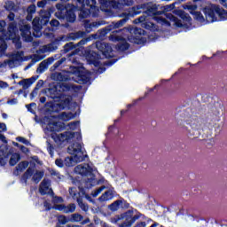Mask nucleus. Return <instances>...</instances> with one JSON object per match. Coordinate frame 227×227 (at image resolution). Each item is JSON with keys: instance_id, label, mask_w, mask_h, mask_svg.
Instances as JSON below:
<instances>
[{"instance_id": "obj_1", "label": "nucleus", "mask_w": 227, "mask_h": 227, "mask_svg": "<svg viewBox=\"0 0 227 227\" xmlns=\"http://www.w3.org/2000/svg\"><path fill=\"white\" fill-rule=\"evenodd\" d=\"M73 118L74 114L64 112L60 114L59 117L52 115L51 117L45 119V121L47 123L45 132H47V130H50V132H53L51 133V137L59 146H61L62 145H67V143H70V141H72V139H74V137L75 136V133L72 131H66L60 134L55 133L59 132V130H63V128L65 127V124L59 122V120H61L62 121H69V120H73Z\"/></svg>"}, {"instance_id": "obj_2", "label": "nucleus", "mask_w": 227, "mask_h": 227, "mask_svg": "<svg viewBox=\"0 0 227 227\" xmlns=\"http://www.w3.org/2000/svg\"><path fill=\"white\" fill-rule=\"evenodd\" d=\"M76 6L74 5H63L61 4H58L56 5L57 12H55L56 17L58 19H66L67 22H74L75 20V10L80 12V17L82 19H86L90 13L93 12V10H97L95 6L97 4L96 0H75Z\"/></svg>"}, {"instance_id": "obj_3", "label": "nucleus", "mask_w": 227, "mask_h": 227, "mask_svg": "<svg viewBox=\"0 0 227 227\" xmlns=\"http://www.w3.org/2000/svg\"><path fill=\"white\" fill-rule=\"evenodd\" d=\"M182 121L186 123L185 129L189 132L190 136L193 137V139H200V141H206L209 146L215 145V137L209 135H204L201 137L199 135V130L201 129V121L200 118L192 114V112H184L181 114V118L177 121L178 125H182Z\"/></svg>"}, {"instance_id": "obj_4", "label": "nucleus", "mask_w": 227, "mask_h": 227, "mask_svg": "<svg viewBox=\"0 0 227 227\" xmlns=\"http://www.w3.org/2000/svg\"><path fill=\"white\" fill-rule=\"evenodd\" d=\"M175 8V4H169L163 7H160L157 4H148L146 6L145 13L150 17H153V20H156L158 24H165L166 26H176L177 27H182V20L175 17L171 13H166V12H171ZM164 14V17L160 16Z\"/></svg>"}, {"instance_id": "obj_5", "label": "nucleus", "mask_w": 227, "mask_h": 227, "mask_svg": "<svg viewBox=\"0 0 227 227\" xmlns=\"http://www.w3.org/2000/svg\"><path fill=\"white\" fill-rule=\"evenodd\" d=\"M123 37L117 35L116 33H113L109 36L111 42H121L118 44L119 51H127L129 49V43L125 41L128 38L129 42L132 43H141L143 40L142 35H145V30L134 27H129L128 28H123Z\"/></svg>"}, {"instance_id": "obj_6", "label": "nucleus", "mask_w": 227, "mask_h": 227, "mask_svg": "<svg viewBox=\"0 0 227 227\" xmlns=\"http://www.w3.org/2000/svg\"><path fill=\"white\" fill-rule=\"evenodd\" d=\"M4 26L6 22L4 20H0V56H3L6 52V41L12 40V43H15L17 49H20L22 46L20 43V35H19V30L15 26V23H10L7 34H4Z\"/></svg>"}, {"instance_id": "obj_7", "label": "nucleus", "mask_w": 227, "mask_h": 227, "mask_svg": "<svg viewBox=\"0 0 227 227\" xmlns=\"http://www.w3.org/2000/svg\"><path fill=\"white\" fill-rule=\"evenodd\" d=\"M220 4L227 9V0H219ZM204 13L207 22H217V17L222 20H227V12L219 7V5H207L204 8Z\"/></svg>"}, {"instance_id": "obj_8", "label": "nucleus", "mask_w": 227, "mask_h": 227, "mask_svg": "<svg viewBox=\"0 0 227 227\" xmlns=\"http://www.w3.org/2000/svg\"><path fill=\"white\" fill-rule=\"evenodd\" d=\"M68 153L73 155L65 159L64 164L70 168V166H75L77 162H82L84 160V154L82 153V145L79 143H74L68 147Z\"/></svg>"}, {"instance_id": "obj_9", "label": "nucleus", "mask_w": 227, "mask_h": 227, "mask_svg": "<svg viewBox=\"0 0 227 227\" xmlns=\"http://www.w3.org/2000/svg\"><path fill=\"white\" fill-rule=\"evenodd\" d=\"M68 74H70V75H73L72 79L79 84L88 82V81H90V76L91 75V73L86 70V68L82 67V64L70 67Z\"/></svg>"}, {"instance_id": "obj_10", "label": "nucleus", "mask_w": 227, "mask_h": 227, "mask_svg": "<svg viewBox=\"0 0 227 227\" xmlns=\"http://www.w3.org/2000/svg\"><path fill=\"white\" fill-rule=\"evenodd\" d=\"M41 18H35L32 24L34 27V36H42V26H45L47 22H49V20L51 19V12L49 11H42L41 12Z\"/></svg>"}, {"instance_id": "obj_11", "label": "nucleus", "mask_w": 227, "mask_h": 227, "mask_svg": "<svg viewBox=\"0 0 227 227\" xmlns=\"http://www.w3.org/2000/svg\"><path fill=\"white\" fill-rule=\"evenodd\" d=\"M74 171L78 173V175H83L87 176V188H90L94 185L97 182L95 180V174L93 173V168H91L89 164L78 165L74 168Z\"/></svg>"}, {"instance_id": "obj_12", "label": "nucleus", "mask_w": 227, "mask_h": 227, "mask_svg": "<svg viewBox=\"0 0 227 227\" xmlns=\"http://www.w3.org/2000/svg\"><path fill=\"white\" fill-rule=\"evenodd\" d=\"M24 60V52L23 51H14L9 55V59L0 62V68H4L9 67V68H14L18 67Z\"/></svg>"}, {"instance_id": "obj_13", "label": "nucleus", "mask_w": 227, "mask_h": 227, "mask_svg": "<svg viewBox=\"0 0 227 227\" xmlns=\"http://www.w3.org/2000/svg\"><path fill=\"white\" fill-rule=\"evenodd\" d=\"M43 178V172L35 169V168L29 167L21 177L23 184H27L29 180L35 184H39L40 180Z\"/></svg>"}, {"instance_id": "obj_14", "label": "nucleus", "mask_w": 227, "mask_h": 227, "mask_svg": "<svg viewBox=\"0 0 227 227\" xmlns=\"http://www.w3.org/2000/svg\"><path fill=\"white\" fill-rule=\"evenodd\" d=\"M65 73H56L53 74V79H56L57 81H60L59 84L56 85L55 90L56 91H59L61 93L62 91H68L70 90V86L67 82L63 81H68V77L63 76Z\"/></svg>"}, {"instance_id": "obj_15", "label": "nucleus", "mask_w": 227, "mask_h": 227, "mask_svg": "<svg viewBox=\"0 0 227 227\" xmlns=\"http://www.w3.org/2000/svg\"><path fill=\"white\" fill-rule=\"evenodd\" d=\"M96 47L105 58H113V47L109 43L98 41L96 43Z\"/></svg>"}, {"instance_id": "obj_16", "label": "nucleus", "mask_w": 227, "mask_h": 227, "mask_svg": "<svg viewBox=\"0 0 227 227\" xmlns=\"http://www.w3.org/2000/svg\"><path fill=\"white\" fill-rule=\"evenodd\" d=\"M21 25L20 27V31L21 33V36L25 42H31L33 40V35H31V27L24 21H21Z\"/></svg>"}, {"instance_id": "obj_17", "label": "nucleus", "mask_w": 227, "mask_h": 227, "mask_svg": "<svg viewBox=\"0 0 227 227\" xmlns=\"http://www.w3.org/2000/svg\"><path fill=\"white\" fill-rule=\"evenodd\" d=\"M184 10H188V12H190V13H192L194 19H196V20H198L199 22H205V18L203 17L201 12H196V10H198L197 5H185Z\"/></svg>"}, {"instance_id": "obj_18", "label": "nucleus", "mask_w": 227, "mask_h": 227, "mask_svg": "<svg viewBox=\"0 0 227 227\" xmlns=\"http://www.w3.org/2000/svg\"><path fill=\"white\" fill-rule=\"evenodd\" d=\"M124 227H129L133 223H136V216L132 211H128L122 215Z\"/></svg>"}, {"instance_id": "obj_19", "label": "nucleus", "mask_w": 227, "mask_h": 227, "mask_svg": "<svg viewBox=\"0 0 227 227\" xmlns=\"http://www.w3.org/2000/svg\"><path fill=\"white\" fill-rule=\"evenodd\" d=\"M70 51H72V54L69 56V61H72V63H77V59H73V57L77 54V49L74 46V43H68L64 46V52Z\"/></svg>"}, {"instance_id": "obj_20", "label": "nucleus", "mask_w": 227, "mask_h": 227, "mask_svg": "<svg viewBox=\"0 0 227 227\" xmlns=\"http://www.w3.org/2000/svg\"><path fill=\"white\" fill-rule=\"evenodd\" d=\"M39 192H41L43 195L51 194L52 192V189H51V181L49 179H44L42 181Z\"/></svg>"}, {"instance_id": "obj_21", "label": "nucleus", "mask_w": 227, "mask_h": 227, "mask_svg": "<svg viewBox=\"0 0 227 227\" xmlns=\"http://www.w3.org/2000/svg\"><path fill=\"white\" fill-rule=\"evenodd\" d=\"M140 22L141 27H145V29H150L151 31H153L156 29L155 24L153 22H147L146 17L141 16L137 20H136V22Z\"/></svg>"}, {"instance_id": "obj_22", "label": "nucleus", "mask_w": 227, "mask_h": 227, "mask_svg": "<svg viewBox=\"0 0 227 227\" xmlns=\"http://www.w3.org/2000/svg\"><path fill=\"white\" fill-rule=\"evenodd\" d=\"M55 210H59V212H64V214H70L75 212V204L65 205H56Z\"/></svg>"}, {"instance_id": "obj_23", "label": "nucleus", "mask_w": 227, "mask_h": 227, "mask_svg": "<svg viewBox=\"0 0 227 227\" xmlns=\"http://www.w3.org/2000/svg\"><path fill=\"white\" fill-rule=\"evenodd\" d=\"M56 49H58V46L56 45V43H51L50 44L41 46L37 51V54H45V52H53V51H56Z\"/></svg>"}, {"instance_id": "obj_24", "label": "nucleus", "mask_w": 227, "mask_h": 227, "mask_svg": "<svg viewBox=\"0 0 227 227\" xmlns=\"http://www.w3.org/2000/svg\"><path fill=\"white\" fill-rule=\"evenodd\" d=\"M87 61L90 64L95 65V67H98V59L100 56L97 54V52L90 51L86 56Z\"/></svg>"}, {"instance_id": "obj_25", "label": "nucleus", "mask_w": 227, "mask_h": 227, "mask_svg": "<svg viewBox=\"0 0 227 227\" xmlns=\"http://www.w3.org/2000/svg\"><path fill=\"white\" fill-rule=\"evenodd\" d=\"M127 22V19L121 20L117 22H113L110 26H108L103 33H109V31H113V29H118L121 27Z\"/></svg>"}, {"instance_id": "obj_26", "label": "nucleus", "mask_w": 227, "mask_h": 227, "mask_svg": "<svg viewBox=\"0 0 227 227\" xmlns=\"http://www.w3.org/2000/svg\"><path fill=\"white\" fill-rule=\"evenodd\" d=\"M113 198H114V192L113 190H107L98 198V201L104 203L106 201H110Z\"/></svg>"}, {"instance_id": "obj_27", "label": "nucleus", "mask_w": 227, "mask_h": 227, "mask_svg": "<svg viewBox=\"0 0 227 227\" xmlns=\"http://www.w3.org/2000/svg\"><path fill=\"white\" fill-rule=\"evenodd\" d=\"M54 63V58H49L46 60H43L40 63L39 67L37 68L38 74H42L43 72H45L47 70V65H51Z\"/></svg>"}, {"instance_id": "obj_28", "label": "nucleus", "mask_w": 227, "mask_h": 227, "mask_svg": "<svg viewBox=\"0 0 227 227\" xmlns=\"http://www.w3.org/2000/svg\"><path fill=\"white\" fill-rule=\"evenodd\" d=\"M101 4V10H106V8H114L116 6V0H99Z\"/></svg>"}, {"instance_id": "obj_29", "label": "nucleus", "mask_w": 227, "mask_h": 227, "mask_svg": "<svg viewBox=\"0 0 227 227\" xmlns=\"http://www.w3.org/2000/svg\"><path fill=\"white\" fill-rule=\"evenodd\" d=\"M110 221L113 224H116L119 227H125L123 225V215L114 216Z\"/></svg>"}, {"instance_id": "obj_30", "label": "nucleus", "mask_w": 227, "mask_h": 227, "mask_svg": "<svg viewBox=\"0 0 227 227\" xmlns=\"http://www.w3.org/2000/svg\"><path fill=\"white\" fill-rule=\"evenodd\" d=\"M211 111L215 116H219L221 113H223V104L221 103H215L212 108Z\"/></svg>"}, {"instance_id": "obj_31", "label": "nucleus", "mask_w": 227, "mask_h": 227, "mask_svg": "<svg viewBox=\"0 0 227 227\" xmlns=\"http://www.w3.org/2000/svg\"><path fill=\"white\" fill-rule=\"evenodd\" d=\"M19 160H20V155L17 153H12L11 155L9 164H10V166H15V164H17V162H19Z\"/></svg>"}, {"instance_id": "obj_32", "label": "nucleus", "mask_w": 227, "mask_h": 227, "mask_svg": "<svg viewBox=\"0 0 227 227\" xmlns=\"http://www.w3.org/2000/svg\"><path fill=\"white\" fill-rule=\"evenodd\" d=\"M27 20H32L33 13H35V12H36V6L35 5H30L27 8Z\"/></svg>"}, {"instance_id": "obj_33", "label": "nucleus", "mask_w": 227, "mask_h": 227, "mask_svg": "<svg viewBox=\"0 0 227 227\" xmlns=\"http://www.w3.org/2000/svg\"><path fill=\"white\" fill-rule=\"evenodd\" d=\"M4 7L9 11V12H18L19 7L15 5L12 2H7L5 3Z\"/></svg>"}, {"instance_id": "obj_34", "label": "nucleus", "mask_w": 227, "mask_h": 227, "mask_svg": "<svg viewBox=\"0 0 227 227\" xmlns=\"http://www.w3.org/2000/svg\"><path fill=\"white\" fill-rule=\"evenodd\" d=\"M6 130V124L4 123H0V134L1 132H5ZM0 141H2V143H4V145H6V143H8V141H6V137L0 135Z\"/></svg>"}, {"instance_id": "obj_35", "label": "nucleus", "mask_w": 227, "mask_h": 227, "mask_svg": "<svg viewBox=\"0 0 227 227\" xmlns=\"http://www.w3.org/2000/svg\"><path fill=\"white\" fill-rule=\"evenodd\" d=\"M71 100H72V98L67 97V98H66L61 102L60 105H57V106L59 107V109H65V107H68V106H70Z\"/></svg>"}, {"instance_id": "obj_36", "label": "nucleus", "mask_w": 227, "mask_h": 227, "mask_svg": "<svg viewBox=\"0 0 227 227\" xmlns=\"http://www.w3.org/2000/svg\"><path fill=\"white\" fill-rule=\"evenodd\" d=\"M29 166V162L27 161H21L19 163V165L16 167L17 171H19L20 173H22V171H24V169H26V168H27Z\"/></svg>"}, {"instance_id": "obj_37", "label": "nucleus", "mask_w": 227, "mask_h": 227, "mask_svg": "<svg viewBox=\"0 0 227 227\" xmlns=\"http://www.w3.org/2000/svg\"><path fill=\"white\" fill-rule=\"evenodd\" d=\"M19 84H20V86H22L23 90H27V88H29V86H31V84H33V82H31L30 79H25V80L19 82Z\"/></svg>"}, {"instance_id": "obj_38", "label": "nucleus", "mask_w": 227, "mask_h": 227, "mask_svg": "<svg viewBox=\"0 0 227 227\" xmlns=\"http://www.w3.org/2000/svg\"><path fill=\"white\" fill-rule=\"evenodd\" d=\"M122 201L121 200H115L114 203H112L109 206L110 210H113L115 212V210H118L120 207H121Z\"/></svg>"}, {"instance_id": "obj_39", "label": "nucleus", "mask_w": 227, "mask_h": 227, "mask_svg": "<svg viewBox=\"0 0 227 227\" xmlns=\"http://www.w3.org/2000/svg\"><path fill=\"white\" fill-rule=\"evenodd\" d=\"M71 223H81L82 221V215L79 214H73L69 219Z\"/></svg>"}, {"instance_id": "obj_40", "label": "nucleus", "mask_w": 227, "mask_h": 227, "mask_svg": "<svg viewBox=\"0 0 227 227\" xmlns=\"http://www.w3.org/2000/svg\"><path fill=\"white\" fill-rule=\"evenodd\" d=\"M77 203H78L80 208H82V210H84V212L88 211V205H86L82 201V199H77Z\"/></svg>"}, {"instance_id": "obj_41", "label": "nucleus", "mask_w": 227, "mask_h": 227, "mask_svg": "<svg viewBox=\"0 0 227 227\" xmlns=\"http://www.w3.org/2000/svg\"><path fill=\"white\" fill-rule=\"evenodd\" d=\"M104 189H106V186H101L99 187L98 190H96L95 192H93L91 194L93 196V198H97V196H98L99 194H102V192H104Z\"/></svg>"}, {"instance_id": "obj_42", "label": "nucleus", "mask_w": 227, "mask_h": 227, "mask_svg": "<svg viewBox=\"0 0 227 227\" xmlns=\"http://www.w3.org/2000/svg\"><path fill=\"white\" fill-rule=\"evenodd\" d=\"M84 34L82 32H78L76 34H71L68 40H75V38H81Z\"/></svg>"}, {"instance_id": "obj_43", "label": "nucleus", "mask_w": 227, "mask_h": 227, "mask_svg": "<svg viewBox=\"0 0 227 227\" xmlns=\"http://www.w3.org/2000/svg\"><path fill=\"white\" fill-rule=\"evenodd\" d=\"M58 221H59V224H67V223H68V221H70V220L67 219V216H65V215H59L58 217Z\"/></svg>"}, {"instance_id": "obj_44", "label": "nucleus", "mask_w": 227, "mask_h": 227, "mask_svg": "<svg viewBox=\"0 0 227 227\" xmlns=\"http://www.w3.org/2000/svg\"><path fill=\"white\" fill-rule=\"evenodd\" d=\"M53 208H56V205H63V204H58V203H63V199L61 197H55L53 198Z\"/></svg>"}, {"instance_id": "obj_45", "label": "nucleus", "mask_w": 227, "mask_h": 227, "mask_svg": "<svg viewBox=\"0 0 227 227\" xmlns=\"http://www.w3.org/2000/svg\"><path fill=\"white\" fill-rule=\"evenodd\" d=\"M98 26H102V22H92V23H90V24H86L85 25V27H98Z\"/></svg>"}, {"instance_id": "obj_46", "label": "nucleus", "mask_w": 227, "mask_h": 227, "mask_svg": "<svg viewBox=\"0 0 227 227\" xmlns=\"http://www.w3.org/2000/svg\"><path fill=\"white\" fill-rule=\"evenodd\" d=\"M69 194L72 198H76L77 196V188L72 187L69 189Z\"/></svg>"}, {"instance_id": "obj_47", "label": "nucleus", "mask_w": 227, "mask_h": 227, "mask_svg": "<svg viewBox=\"0 0 227 227\" xmlns=\"http://www.w3.org/2000/svg\"><path fill=\"white\" fill-rule=\"evenodd\" d=\"M178 15L181 17V19H185L186 20H191V18L189 15L185 14L183 11H178Z\"/></svg>"}, {"instance_id": "obj_48", "label": "nucleus", "mask_w": 227, "mask_h": 227, "mask_svg": "<svg viewBox=\"0 0 227 227\" xmlns=\"http://www.w3.org/2000/svg\"><path fill=\"white\" fill-rule=\"evenodd\" d=\"M68 127H69L70 130H75V129H77V127H79V122H70L68 124Z\"/></svg>"}, {"instance_id": "obj_49", "label": "nucleus", "mask_w": 227, "mask_h": 227, "mask_svg": "<svg viewBox=\"0 0 227 227\" xmlns=\"http://www.w3.org/2000/svg\"><path fill=\"white\" fill-rule=\"evenodd\" d=\"M6 162H8V157L6 156L0 157V166H4Z\"/></svg>"}, {"instance_id": "obj_50", "label": "nucleus", "mask_w": 227, "mask_h": 227, "mask_svg": "<svg viewBox=\"0 0 227 227\" xmlns=\"http://www.w3.org/2000/svg\"><path fill=\"white\" fill-rule=\"evenodd\" d=\"M17 141H19L20 143H23L24 145H28L29 144V142L22 137H17Z\"/></svg>"}, {"instance_id": "obj_51", "label": "nucleus", "mask_w": 227, "mask_h": 227, "mask_svg": "<svg viewBox=\"0 0 227 227\" xmlns=\"http://www.w3.org/2000/svg\"><path fill=\"white\" fill-rule=\"evenodd\" d=\"M65 61H67V59H66V58L61 59L60 60H59V61L54 65V67H55V68H58V67H59L60 65H63V63H65Z\"/></svg>"}, {"instance_id": "obj_52", "label": "nucleus", "mask_w": 227, "mask_h": 227, "mask_svg": "<svg viewBox=\"0 0 227 227\" xmlns=\"http://www.w3.org/2000/svg\"><path fill=\"white\" fill-rule=\"evenodd\" d=\"M45 4H47V0H42L41 2L37 3V6H39V8H43Z\"/></svg>"}, {"instance_id": "obj_53", "label": "nucleus", "mask_w": 227, "mask_h": 227, "mask_svg": "<svg viewBox=\"0 0 227 227\" xmlns=\"http://www.w3.org/2000/svg\"><path fill=\"white\" fill-rule=\"evenodd\" d=\"M50 173H51V175L52 176H58V178H61V177L59 176V173L58 171L54 170V169H51V170L50 171Z\"/></svg>"}, {"instance_id": "obj_54", "label": "nucleus", "mask_w": 227, "mask_h": 227, "mask_svg": "<svg viewBox=\"0 0 227 227\" xmlns=\"http://www.w3.org/2000/svg\"><path fill=\"white\" fill-rule=\"evenodd\" d=\"M51 26H54L55 27H58L59 26V21L58 20H53L50 22Z\"/></svg>"}, {"instance_id": "obj_55", "label": "nucleus", "mask_w": 227, "mask_h": 227, "mask_svg": "<svg viewBox=\"0 0 227 227\" xmlns=\"http://www.w3.org/2000/svg\"><path fill=\"white\" fill-rule=\"evenodd\" d=\"M55 164H56V166H58L59 168H63V160H55Z\"/></svg>"}, {"instance_id": "obj_56", "label": "nucleus", "mask_w": 227, "mask_h": 227, "mask_svg": "<svg viewBox=\"0 0 227 227\" xmlns=\"http://www.w3.org/2000/svg\"><path fill=\"white\" fill-rule=\"evenodd\" d=\"M54 147L51 144L48 145V152L52 156Z\"/></svg>"}, {"instance_id": "obj_57", "label": "nucleus", "mask_w": 227, "mask_h": 227, "mask_svg": "<svg viewBox=\"0 0 227 227\" xmlns=\"http://www.w3.org/2000/svg\"><path fill=\"white\" fill-rule=\"evenodd\" d=\"M0 88H8L6 82L0 81Z\"/></svg>"}, {"instance_id": "obj_58", "label": "nucleus", "mask_w": 227, "mask_h": 227, "mask_svg": "<svg viewBox=\"0 0 227 227\" xmlns=\"http://www.w3.org/2000/svg\"><path fill=\"white\" fill-rule=\"evenodd\" d=\"M8 19L9 20H13L15 19V14H13L12 12H11L9 15H8Z\"/></svg>"}, {"instance_id": "obj_59", "label": "nucleus", "mask_w": 227, "mask_h": 227, "mask_svg": "<svg viewBox=\"0 0 227 227\" xmlns=\"http://www.w3.org/2000/svg\"><path fill=\"white\" fill-rule=\"evenodd\" d=\"M124 3H121L122 4H127L128 6H129V4H132V0H123Z\"/></svg>"}, {"instance_id": "obj_60", "label": "nucleus", "mask_w": 227, "mask_h": 227, "mask_svg": "<svg viewBox=\"0 0 227 227\" xmlns=\"http://www.w3.org/2000/svg\"><path fill=\"white\" fill-rule=\"evenodd\" d=\"M44 207H45V208H46L47 210H51V204H49L48 201H45V202H44Z\"/></svg>"}, {"instance_id": "obj_61", "label": "nucleus", "mask_w": 227, "mask_h": 227, "mask_svg": "<svg viewBox=\"0 0 227 227\" xmlns=\"http://www.w3.org/2000/svg\"><path fill=\"white\" fill-rule=\"evenodd\" d=\"M8 104H10V106H13V104H17V99L9 100Z\"/></svg>"}, {"instance_id": "obj_62", "label": "nucleus", "mask_w": 227, "mask_h": 227, "mask_svg": "<svg viewBox=\"0 0 227 227\" xmlns=\"http://www.w3.org/2000/svg\"><path fill=\"white\" fill-rule=\"evenodd\" d=\"M136 227H146V223L142 222V223H138Z\"/></svg>"}, {"instance_id": "obj_63", "label": "nucleus", "mask_w": 227, "mask_h": 227, "mask_svg": "<svg viewBox=\"0 0 227 227\" xmlns=\"http://www.w3.org/2000/svg\"><path fill=\"white\" fill-rule=\"evenodd\" d=\"M35 162H38V158L36 156L33 157L32 161H30V164H35Z\"/></svg>"}, {"instance_id": "obj_64", "label": "nucleus", "mask_w": 227, "mask_h": 227, "mask_svg": "<svg viewBox=\"0 0 227 227\" xmlns=\"http://www.w3.org/2000/svg\"><path fill=\"white\" fill-rule=\"evenodd\" d=\"M42 86H43V81H39L37 82L36 88H42Z\"/></svg>"}]
</instances>
